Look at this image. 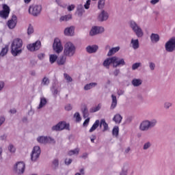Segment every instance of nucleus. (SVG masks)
Here are the masks:
<instances>
[{
	"mask_svg": "<svg viewBox=\"0 0 175 175\" xmlns=\"http://www.w3.org/2000/svg\"><path fill=\"white\" fill-rule=\"evenodd\" d=\"M157 124H158V120H157V119H152L150 120H145L142 121L139 124V129L142 132H147L148 131H150V129H152V128H155Z\"/></svg>",
	"mask_w": 175,
	"mask_h": 175,
	"instance_id": "1",
	"label": "nucleus"
},
{
	"mask_svg": "<svg viewBox=\"0 0 175 175\" xmlns=\"http://www.w3.org/2000/svg\"><path fill=\"white\" fill-rule=\"evenodd\" d=\"M129 27L137 38H142L143 35H144L143 29H142V27L135 21H129Z\"/></svg>",
	"mask_w": 175,
	"mask_h": 175,
	"instance_id": "2",
	"label": "nucleus"
},
{
	"mask_svg": "<svg viewBox=\"0 0 175 175\" xmlns=\"http://www.w3.org/2000/svg\"><path fill=\"white\" fill-rule=\"evenodd\" d=\"M14 172L16 174H24L25 172V163L23 161H18L14 165Z\"/></svg>",
	"mask_w": 175,
	"mask_h": 175,
	"instance_id": "3",
	"label": "nucleus"
},
{
	"mask_svg": "<svg viewBox=\"0 0 175 175\" xmlns=\"http://www.w3.org/2000/svg\"><path fill=\"white\" fill-rule=\"evenodd\" d=\"M40 12H42V5H31L29 8V13L35 17L39 16V14H40Z\"/></svg>",
	"mask_w": 175,
	"mask_h": 175,
	"instance_id": "4",
	"label": "nucleus"
},
{
	"mask_svg": "<svg viewBox=\"0 0 175 175\" xmlns=\"http://www.w3.org/2000/svg\"><path fill=\"white\" fill-rule=\"evenodd\" d=\"M76 51V47L73 44H67L64 48V55L67 57H73Z\"/></svg>",
	"mask_w": 175,
	"mask_h": 175,
	"instance_id": "5",
	"label": "nucleus"
},
{
	"mask_svg": "<svg viewBox=\"0 0 175 175\" xmlns=\"http://www.w3.org/2000/svg\"><path fill=\"white\" fill-rule=\"evenodd\" d=\"M40 147L39 146H34L33 149L31 154V160L32 162H36L38 159H39V157H40Z\"/></svg>",
	"mask_w": 175,
	"mask_h": 175,
	"instance_id": "6",
	"label": "nucleus"
},
{
	"mask_svg": "<svg viewBox=\"0 0 175 175\" xmlns=\"http://www.w3.org/2000/svg\"><path fill=\"white\" fill-rule=\"evenodd\" d=\"M69 128L70 125L66 124V122H60L52 127V131H64V129L69 131Z\"/></svg>",
	"mask_w": 175,
	"mask_h": 175,
	"instance_id": "7",
	"label": "nucleus"
},
{
	"mask_svg": "<svg viewBox=\"0 0 175 175\" xmlns=\"http://www.w3.org/2000/svg\"><path fill=\"white\" fill-rule=\"evenodd\" d=\"M105 32V28L99 26H93L90 31V36H95Z\"/></svg>",
	"mask_w": 175,
	"mask_h": 175,
	"instance_id": "8",
	"label": "nucleus"
},
{
	"mask_svg": "<svg viewBox=\"0 0 175 175\" xmlns=\"http://www.w3.org/2000/svg\"><path fill=\"white\" fill-rule=\"evenodd\" d=\"M112 59L113 61V68L124 66L126 64L124 58H121L117 56H113Z\"/></svg>",
	"mask_w": 175,
	"mask_h": 175,
	"instance_id": "9",
	"label": "nucleus"
},
{
	"mask_svg": "<svg viewBox=\"0 0 175 175\" xmlns=\"http://www.w3.org/2000/svg\"><path fill=\"white\" fill-rule=\"evenodd\" d=\"M10 13V8L8 5H3V10L0 11V17L2 18H7L9 17Z\"/></svg>",
	"mask_w": 175,
	"mask_h": 175,
	"instance_id": "10",
	"label": "nucleus"
},
{
	"mask_svg": "<svg viewBox=\"0 0 175 175\" xmlns=\"http://www.w3.org/2000/svg\"><path fill=\"white\" fill-rule=\"evenodd\" d=\"M37 142L41 144H47L49 143H53L54 139L50 137L40 136L37 138Z\"/></svg>",
	"mask_w": 175,
	"mask_h": 175,
	"instance_id": "11",
	"label": "nucleus"
},
{
	"mask_svg": "<svg viewBox=\"0 0 175 175\" xmlns=\"http://www.w3.org/2000/svg\"><path fill=\"white\" fill-rule=\"evenodd\" d=\"M7 25L10 29H14L17 25V16L12 15V18L8 21Z\"/></svg>",
	"mask_w": 175,
	"mask_h": 175,
	"instance_id": "12",
	"label": "nucleus"
},
{
	"mask_svg": "<svg viewBox=\"0 0 175 175\" xmlns=\"http://www.w3.org/2000/svg\"><path fill=\"white\" fill-rule=\"evenodd\" d=\"M108 18L109 13H107V12H106L105 10H103L98 16V21H100L101 23H103V21H107Z\"/></svg>",
	"mask_w": 175,
	"mask_h": 175,
	"instance_id": "13",
	"label": "nucleus"
},
{
	"mask_svg": "<svg viewBox=\"0 0 175 175\" xmlns=\"http://www.w3.org/2000/svg\"><path fill=\"white\" fill-rule=\"evenodd\" d=\"M11 53L14 57H17V55L21 54V49L17 44H12Z\"/></svg>",
	"mask_w": 175,
	"mask_h": 175,
	"instance_id": "14",
	"label": "nucleus"
},
{
	"mask_svg": "<svg viewBox=\"0 0 175 175\" xmlns=\"http://www.w3.org/2000/svg\"><path fill=\"white\" fill-rule=\"evenodd\" d=\"M64 33L65 36H75V27L70 26V27H66Z\"/></svg>",
	"mask_w": 175,
	"mask_h": 175,
	"instance_id": "15",
	"label": "nucleus"
},
{
	"mask_svg": "<svg viewBox=\"0 0 175 175\" xmlns=\"http://www.w3.org/2000/svg\"><path fill=\"white\" fill-rule=\"evenodd\" d=\"M98 49H99V47L97 45H89L86 48V51H88L89 54H92L94 53H96V51H98Z\"/></svg>",
	"mask_w": 175,
	"mask_h": 175,
	"instance_id": "16",
	"label": "nucleus"
},
{
	"mask_svg": "<svg viewBox=\"0 0 175 175\" xmlns=\"http://www.w3.org/2000/svg\"><path fill=\"white\" fill-rule=\"evenodd\" d=\"M111 99H112V100H111L110 109L114 110V109H116V107H117V103H118L117 96H116V95H114V94H112Z\"/></svg>",
	"mask_w": 175,
	"mask_h": 175,
	"instance_id": "17",
	"label": "nucleus"
},
{
	"mask_svg": "<svg viewBox=\"0 0 175 175\" xmlns=\"http://www.w3.org/2000/svg\"><path fill=\"white\" fill-rule=\"evenodd\" d=\"M111 64L113 65V57L106 59L103 62V66L107 68V69H109L110 68V65H111Z\"/></svg>",
	"mask_w": 175,
	"mask_h": 175,
	"instance_id": "18",
	"label": "nucleus"
},
{
	"mask_svg": "<svg viewBox=\"0 0 175 175\" xmlns=\"http://www.w3.org/2000/svg\"><path fill=\"white\" fill-rule=\"evenodd\" d=\"M40 44H27V49L29 51H36L40 49Z\"/></svg>",
	"mask_w": 175,
	"mask_h": 175,
	"instance_id": "19",
	"label": "nucleus"
},
{
	"mask_svg": "<svg viewBox=\"0 0 175 175\" xmlns=\"http://www.w3.org/2000/svg\"><path fill=\"white\" fill-rule=\"evenodd\" d=\"M53 49L55 53L59 54L64 50V46H62V44H53Z\"/></svg>",
	"mask_w": 175,
	"mask_h": 175,
	"instance_id": "20",
	"label": "nucleus"
},
{
	"mask_svg": "<svg viewBox=\"0 0 175 175\" xmlns=\"http://www.w3.org/2000/svg\"><path fill=\"white\" fill-rule=\"evenodd\" d=\"M150 40L152 43H158L159 42V35L152 33L150 35Z\"/></svg>",
	"mask_w": 175,
	"mask_h": 175,
	"instance_id": "21",
	"label": "nucleus"
},
{
	"mask_svg": "<svg viewBox=\"0 0 175 175\" xmlns=\"http://www.w3.org/2000/svg\"><path fill=\"white\" fill-rule=\"evenodd\" d=\"M47 105V99L44 97H41L40 98V104L38 107V109H42V107H44V106Z\"/></svg>",
	"mask_w": 175,
	"mask_h": 175,
	"instance_id": "22",
	"label": "nucleus"
},
{
	"mask_svg": "<svg viewBox=\"0 0 175 175\" xmlns=\"http://www.w3.org/2000/svg\"><path fill=\"white\" fill-rule=\"evenodd\" d=\"M118 51H120V46L112 48L107 53L108 57H111L113 54H116Z\"/></svg>",
	"mask_w": 175,
	"mask_h": 175,
	"instance_id": "23",
	"label": "nucleus"
},
{
	"mask_svg": "<svg viewBox=\"0 0 175 175\" xmlns=\"http://www.w3.org/2000/svg\"><path fill=\"white\" fill-rule=\"evenodd\" d=\"M129 170V165L128 164H124L122 169V172H120V175H128V172Z\"/></svg>",
	"mask_w": 175,
	"mask_h": 175,
	"instance_id": "24",
	"label": "nucleus"
},
{
	"mask_svg": "<svg viewBox=\"0 0 175 175\" xmlns=\"http://www.w3.org/2000/svg\"><path fill=\"white\" fill-rule=\"evenodd\" d=\"M113 121H114L116 124H121V121H122V116H121L120 113H118L114 116Z\"/></svg>",
	"mask_w": 175,
	"mask_h": 175,
	"instance_id": "25",
	"label": "nucleus"
},
{
	"mask_svg": "<svg viewBox=\"0 0 175 175\" xmlns=\"http://www.w3.org/2000/svg\"><path fill=\"white\" fill-rule=\"evenodd\" d=\"M102 125L104 128L103 132H106V131L109 129V124H107L106 120H105V119H102L100 122V126L102 127Z\"/></svg>",
	"mask_w": 175,
	"mask_h": 175,
	"instance_id": "26",
	"label": "nucleus"
},
{
	"mask_svg": "<svg viewBox=\"0 0 175 175\" xmlns=\"http://www.w3.org/2000/svg\"><path fill=\"white\" fill-rule=\"evenodd\" d=\"M8 51H9V45H5V47L2 48L0 52V57H5V55L8 54Z\"/></svg>",
	"mask_w": 175,
	"mask_h": 175,
	"instance_id": "27",
	"label": "nucleus"
},
{
	"mask_svg": "<svg viewBox=\"0 0 175 175\" xmlns=\"http://www.w3.org/2000/svg\"><path fill=\"white\" fill-rule=\"evenodd\" d=\"M51 91L53 92V94L55 96H57L59 92H61V86H59L58 88H55V86L53 85V88H51Z\"/></svg>",
	"mask_w": 175,
	"mask_h": 175,
	"instance_id": "28",
	"label": "nucleus"
},
{
	"mask_svg": "<svg viewBox=\"0 0 175 175\" xmlns=\"http://www.w3.org/2000/svg\"><path fill=\"white\" fill-rule=\"evenodd\" d=\"M165 50L168 53H173L175 50V44H165Z\"/></svg>",
	"mask_w": 175,
	"mask_h": 175,
	"instance_id": "29",
	"label": "nucleus"
},
{
	"mask_svg": "<svg viewBox=\"0 0 175 175\" xmlns=\"http://www.w3.org/2000/svg\"><path fill=\"white\" fill-rule=\"evenodd\" d=\"M99 124H100L99 120H96L95 122L94 123V124L92 125V126L91 127V129L89 130V132H90V133L94 132V131H95L96 129V128H98V126H99Z\"/></svg>",
	"mask_w": 175,
	"mask_h": 175,
	"instance_id": "30",
	"label": "nucleus"
},
{
	"mask_svg": "<svg viewBox=\"0 0 175 175\" xmlns=\"http://www.w3.org/2000/svg\"><path fill=\"white\" fill-rule=\"evenodd\" d=\"M98 85V83H90L89 84H86L84 86L85 91H88V90H91V88H93V87H96Z\"/></svg>",
	"mask_w": 175,
	"mask_h": 175,
	"instance_id": "31",
	"label": "nucleus"
},
{
	"mask_svg": "<svg viewBox=\"0 0 175 175\" xmlns=\"http://www.w3.org/2000/svg\"><path fill=\"white\" fill-rule=\"evenodd\" d=\"M142 83H143L142 79H134L132 81V84L134 87H139V85H142Z\"/></svg>",
	"mask_w": 175,
	"mask_h": 175,
	"instance_id": "32",
	"label": "nucleus"
},
{
	"mask_svg": "<svg viewBox=\"0 0 175 175\" xmlns=\"http://www.w3.org/2000/svg\"><path fill=\"white\" fill-rule=\"evenodd\" d=\"M79 152H80V149L79 148H77L74 150H71L68 152V155L70 157H72V155H79Z\"/></svg>",
	"mask_w": 175,
	"mask_h": 175,
	"instance_id": "33",
	"label": "nucleus"
},
{
	"mask_svg": "<svg viewBox=\"0 0 175 175\" xmlns=\"http://www.w3.org/2000/svg\"><path fill=\"white\" fill-rule=\"evenodd\" d=\"M77 12H78L79 16H83V13H84L85 10H84V7H83L82 4H80L78 5Z\"/></svg>",
	"mask_w": 175,
	"mask_h": 175,
	"instance_id": "34",
	"label": "nucleus"
},
{
	"mask_svg": "<svg viewBox=\"0 0 175 175\" xmlns=\"http://www.w3.org/2000/svg\"><path fill=\"white\" fill-rule=\"evenodd\" d=\"M81 111L83 114V118H87V117L90 116V113H88V108H87V106H84L83 109H81Z\"/></svg>",
	"mask_w": 175,
	"mask_h": 175,
	"instance_id": "35",
	"label": "nucleus"
},
{
	"mask_svg": "<svg viewBox=\"0 0 175 175\" xmlns=\"http://www.w3.org/2000/svg\"><path fill=\"white\" fill-rule=\"evenodd\" d=\"M59 165V161L57 159H55L52 161V167L53 169H58Z\"/></svg>",
	"mask_w": 175,
	"mask_h": 175,
	"instance_id": "36",
	"label": "nucleus"
},
{
	"mask_svg": "<svg viewBox=\"0 0 175 175\" xmlns=\"http://www.w3.org/2000/svg\"><path fill=\"white\" fill-rule=\"evenodd\" d=\"M58 58V56L57 55H49V62L51 64H54L55 61H57V59Z\"/></svg>",
	"mask_w": 175,
	"mask_h": 175,
	"instance_id": "37",
	"label": "nucleus"
},
{
	"mask_svg": "<svg viewBox=\"0 0 175 175\" xmlns=\"http://www.w3.org/2000/svg\"><path fill=\"white\" fill-rule=\"evenodd\" d=\"M119 132H120V129L118 128V126H115L112 130V135L117 137V136H118Z\"/></svg>",
	"mask_w": 175,
	"mask_h": 175,
	"instance_id": "38",
	"label": "nucleus"
},
{
	"mask_svg": "<svg viewBox=\"0 0 175 175\" xmlns=\"http://www.w3.org/2000/svg\"><path fill=\"white\" fill-rule=\"evenodd\" d=\"M100 104H98V106L94 107L90 109V113H96V111H99L100 110Z\"/></svg>",
	"mask_w": 175,
	"mask_h": 175,
	"instance_id": "39",
	"label": "nucleus"
},
{
	"mask_svg": "<svg viewBox=\"0 0 175 175\" xmlns=\"http://www.w3.org/2000/svg\"><path fill=\"white\" fill-rule=\"evenodd\" d=\"M172 106L173 103L170 101H167L164 103V109H165V110H169V109H170V107H172Z\"/></svg>",
	"mask_w": 175,
	"mask_h": 175,
	"instance_id": "40",
	"label": "nucleus"
},
{
	"mask_svg": "<svg viewBox=\"0 0 175 175\" xmlns=\"http://www.w3.org/2000/svg\"><path fill=\"white\" fill-rule=\"evenodd\" d=\"M65 62H66V57L64 56L60 57V58L57 61L58 65H64Z\"/></svg>",
	"mask_w": 175,
	"mask_h": 175,
	"instance_id": "41",
	"label": "nucleus"
},
{
	"mask_svg": "<svg viewBox=\"0 0 175 175\" xmlns=\"http://www.w3.org/2000/svg\"><path fill=\"white\" fill-rule=\"evenodd\" d=\"M152 146V144H151L150 142H146L143 146V150H148V148H150V147Z\"/></svg>",
	"mask_w": 175,
	"mask_h": 175,
	"instance_id": "42",
	"label": "nucleus"
},
{
	"mask_svg": "<svg viewBox=\"0 0 175 175\" xmlns=\"http://www.w3.org/2000/svg\"><path fill=\"white\" fill-rule=\"evenodd\" d=\"M74 118H75L77 122H80V121H81V116H80V113L76 112L74 114Z\"/></svg>",
	"mask_w": 175,
	"mask_h": 175,
	"instance_id": "43",
	"label": "nucleus"
},
{
	"mask_svg": "<svg viewBox=\"0 0 175 175\" xmlns=\"http://www.w3.org/2000/svg\"><path fill=\"white\" fill-rule=\"evenodd\" d=\"M12 44H23V40L21 38H15Z\"/></svg>",
	"mask_w": 175,
	"mask_h": 175,
	"instance_id": "44",
	"label": "nucleus"
},
{
	"mask_svg": "<svg viewBox=\"0 0 175 175\" xmlns=\"http://www.w3.org/2000/svg\"><path fill=\"white\" fill-rule=\"evenodd\" d=\"M140 66H142V63H135L132 65V70H136V69H138V68H140Z\"/></svg>",
	"mask_w": 175,
	"mask_h": 175,
	"instance_id": "45",
	"label": "nucleus"
},
{
	"mask_svg": "<svg viewBox=\"0 0 175 175\" xmlns=\"http://www.w3.org/2000/svg\"><path fill=\"white\" fill-rule=\"evenodd\" d=\"M33 33V26L29 24L27 28V35H32Z\"/></svg>",
	"mask_w": 175,
	"mask_h": 175,
	"instance_id": "46",
	"label": "nucleus"
},
{
	"mask_svg": "<svg viewBox=\"0 0 175 175\" xmlns=\"http://www.w3.org/2000/svg\"><path fill=\"white\" fill-rule=\"evenodd\" d=\"M8 151H10V152H12V154H14V152H16V148L13 144H10L8 146Z\"/></svg>",
	"mask_w": 175,
	"mask_h": 175,
	"instance_id": "47",
	"label": "nucleus"
},
{
	"mask_svg": "<svg viewBox=\"0 0 175 175\" xmlns=\"http://www.w3.org/2000/svg\"><path fill=\"white\" fill-rule=\"evenodd\" d=\"M43 85H49L50 84V80L47 77H44L42 81Z\"/></svg>",
	"mask_w": 175,
	"mask_h": 175,
	"instance_id": "48",
	"label": "nucleus"
},
{
	"mask_svg": "<svg viewBox=\"0 0 175 175\" xmlns=\"http://www.w3.org/2000/svg\"><path fill=\"white\" fill-rule=\"evenodd\" d=\"M105 6V0H99L98 3V9H103Z\"/></svg>",
	"mask_w": 175,
	"mask_h": 175,
	"instance_id": "49",
	"label": "nucleus"
},
{
	"mask_svg": "<svg viewBox=\"0 0 175 175\" xmlns=\"http://www.w3.org/2000/svg\"><path fill=\"white\" fill-rule=\"evenodd\" d=\"M64 76L66 80H67L68 83H70L72 81V77H70L69 75L64 73Z\"/></svg>",
	"mask_w": 175,
	"mask_h": 175,
	"instance_id": "50",
	"label": "nucleus"
},
{
	"mask_svg": "<svg viewBox=\"0 0 175 175\" xmlns=\"http://www.w3.org/2000/svg\"><path fill=\"white\" fill-rule=\"evenodd\" d=\"M165 44H175V37L170 38Z\"/></svg>",
	"mask_w": 175,
	"mask_h": 175,
	"instance_id": "51",
	"label": "nucleus"
},
{
	"mask_svg": "<svg viewBox=\"0 0 175 175\" xmlns=\"http://www.w3.org/2000/svg\"><path fill=\"white\" fill-rule=\"evenodd\" d=\"M155 63L150 62H149V68L150 70H155Z\"/></svg>",
	"mask_w": 175,
	"mask_h": 175,
	"instance_id": "52",
	"label": "nucleus"
},
{
	"mask_svg": "<svg viewBox=\"0 0 175 175\" xmlns=\"http://www.w3.org/2000/svg\"><path fill=\"white\" fill-rule=\"evenodd\" d=\"M70 18H69V16H62L59 18L60 21H68Z\"/></svg>",
	"mask_w": 175,
	"mask_h": 175,
	"instance_id": "53",
	"label": "nucleus"
},
{
	"mask_svg": "<svg viewBox=\"0 0 175 175\" xmlns=\"http://www.w3.org/2000/svg\"><path fill=\"white\" fill-rule=\"evenodd\" d=\"M90 5H91V0H87L86 3L84 5L85 9H90Z\"/></svg>",
	"mask_w": 175,
	"mask_h": 175,
	"instance_id": "54",
	"label": "nucleus"
},
{
	"mask_svg": "<svg viewBox=\"0 0 175 175\" xmlns=\"http://www.w3.org/2000/svg\"><path fill=\"white\" fill-rule=\"evenodd\" d=\"M53 44H61V40L59 38L54 39Z\"/></svg>",
	"mask_w": 175,
	"mask_h": 175,
	"instance_id": "55",
	"label": "nucleus"
},
{
	"mask_svg": "<svg viewBox=\"0 0 175 175\" xmlns=\"http://www.w3.org/2000/svg\"><path fill=\"white\" fill-rule=\"evenodd\" d=\"M72 105L70 104H67L65 106V110H66L67 111H70V110H72Z\"/></svg>",
	"mask_w": 175,
	"mask_h": 175,
	"instance_id": "56",
	"label": "nucleus"
},
{
	"mask_svg": "<svg viewBox=\"0 0 175 175\" xmlns=\"http://www.w3.org/2000/svg\"><path fill=\"white\" fill-rule=\"evenodd\" d=\"M55 3L58 6H60V8H65V6L62 5V1H61V0H55Z\"/></svg>",
	"mask_w": 175,
	"mask_h": 175,
	"instance_id": "57",
	"label": "nucleus"
},
{
	"mask_svg": "<svg viewBox=\"0 0 175 175\" xmlns=\"http://www.w3.org/2000/svg\"><path fill=\"white\" fill-rule=\"evenodd\" d=\"M64 162L66 165H69L70 163H72V159H66Z\"/></svg>",
	"mask_w": 175,
	"mask_h": 175,
	"instance_id": "58",
	"label": "nucleus"
},
{
	"mask_svg": "<svg viewBox=\"0 0 175 175\" xmlns=\"http://www.w3.org/2000/svg\"><path fill=\"white\" fill-rule=\"evenodd\" d=\"M90 124V118H88L83 122V126H88V124Z\"/></svg>",
	"mask_w": 175,
	"mask_h": 175,
	"instance_id": "59",
	"label": "nucleus"
},
{
	"mask_svg": "<svg viewBox=\"0 0 175 175\" xmlns=\"http://www.w3.org/2000/svg\"><path fill=\"white\" fill-rule=\"evenodd\" d=\"M68 12H72V10H75V5L72 4L68 7Z\"/></svg>",
	"mask_w": 175,
	"mask_h": 175,
	"instance_id": "60",
	"label": "nucleus"
},
{
	"mask_svg": "<svg viewBox=\"0 0 175 175\" xmlns=\"http://www.w3.org/2000/svg\"><path fill=\"white\" fill-rule=\"evenodd\" d=\"M5 120L6 119L5 118L4 116L0 117V126H1V125H2V124H3V122H5Z\"/></svg>",
	"mask_w": 175,
	"mask_h": 175,
	"instance_id": "61",
	"label": "nucleus"
},
{
	"mask_svg": "<svg viewBox=\"0 0 175 175\" xmlns=\"http://www.w3.org/2000/svg\"><path fill=\"white\" fill-rule=\"evenodd\" d=\"M131 44H139V40L136 39V40H131Z\"/></svg>",
	"mask_w": 175,
	"mask_h": 175,
	"instance_id": "62",
	"label": "nucleus"
},
{
	"mask_svg": "<svg viewBox=\"0 0 175 175\" xmlns=\"http://www.w3.org/2000/svg\"><path fill=\"white\" fill-rule=\"evenodd\" d=\"M7 137H8V135H6L5 134H3L0 136V140H2V141L6 140Z\"/></svg>",
	"mask_w": 175,
	"mask_h": 175,
	"instance_id": "63",
	"label": "nucleus"
},
{
	"mask_svg": "<svg viewBox=\"0 0 175 175\" xmlns=\"http://www.w3.org/2000/svg\"><path fill=\"white\" fill-rule=\"evenodd\" d=\"M120 69H116L114 71H113V75L114 76L117 77L118 76V74L120 73Z\"/></svg>",
	"mask_w": 175,
	"mask_h": 175,
	"instance_id": "64",
	"label": "nucleus"
}]
</instances>
